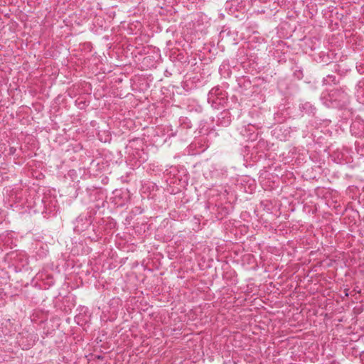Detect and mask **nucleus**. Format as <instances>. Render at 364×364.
<instances>
[{
	"label": "nucleus",
	"instance_id": "39448f33",
	"mask_svg": "<svg viewBox=\"0 0 364 364\" xmlns=\"http://www.w3.org/2000/svg\"><path fill=\"white\" fill-rule=\"evenodd\" d=\"M324 84H328L330 82H336V77L334 75H328L323 80Z\"/></svg>",
	"mask_w": 364,
	"mask_h": 364
},
{
	"label": "nucleus",
	"instance_id": "f03ea898",
	"mask_svg": "<svg viewBox=\"0 0 364 364\" xmlns=\"http://www.w3.org/2000/svg\"><path fill=\"white\" fill-rule=\"evenodd\" d=\"M220 95H222V90L220 88L218 87H213L209 91L208 100L209 102H211L212 103H216Z\"/></svg>",
	"mask_w": 364,
	"mask_h": 364
},
{
	"label": "nucleus",
	"instance_id": "20e7f679",
	"mask_svg": "<svg viewBox=\"0 0 364 364\" xmlns=\"http://www.w3.org/2000/svg\"><path fill=\"white\" fill-rule=\"evenodd\" d=\"M301 108L307 113H314L315 110L314 106L309 102L302 104Z\"/></svg>",
	"mask_w": 364,
	"mask_h": 364
},
{
	"label": "nucleus",
	"instance_id": "423d86ee",
	"mask_svg": "<svg viewBox=\"0 0 364 364\" xmlns=\"http://www.w3.org/2000/svg\"><path fill=\"white\" fill-rule=\"evenodd\" d=\"M355 127V123L353 124V125L351 126V128H353Z\"/></svg>",
	"mask_w": 364,
	"mask_h": 364
},
{
	"label": "nucleus",
	"instance_id": "f257e3e1",
	"mask_svg": "<svg viewBox=\"0 0 364 364\" xmlns=\"http://www.w3.org/2000/svg\"><path fill=\"white\" fill-rule=\"evenodd\" d=\"M321 100L326 107H341L348 102V97L345 91L340 89H333L323 92Z\"/></svg>",
	"mask_w": 364,
	"mask_h": 364
},
{
	"label": "nucleus",
	"instance_id": "7ed1b4c3",
	"mask_svg": "<svg viewBox=\"0 0 364 364\" xmlns=\"http://www.w3.org/2000/svg\"><path fill=\"white\" fill-rule=\"evenodd\" d=\"M356 92L358 97H364V78L360 80L356 85Z\"/></svg>",
	"mask_w": 364,
	"mask_h": 364
}]
</instances>
